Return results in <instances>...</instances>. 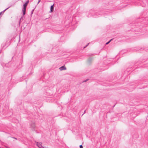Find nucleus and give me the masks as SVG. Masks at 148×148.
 I'll return each instance as SVG.
<instances>
[{
  "instance_id": "nucleus-1",
  "label": "nucleus",
  "mask_w": 148,
  "mask_h": 148,
  "mask_svg": "<svg viewBox=\"0 0 148 148\" xmlns=\"http://www.w3.org/2000/svg\"><path fill=\"white\" fill-rule=\"evenodd\" d=\"M29 2V1H27L26 3L23 5V8L22 10L23 14L24 15L25 14L26 7L28 3Z\"/></svg>"
},
{
  "instance_id": "nucleus-2",
  "label": "nucleus",
  "mask_w": 148,
  "mask_h": 148,
  "mask_svg": "<svg viewBox=\"0 0 148 148\" xmlns=\"http://www.w3.org/2000/svg\"><path fill=\"white\" fill-rule=\"evenodd\" d=\"M36 145L39 148H43V147L42 146V143L40 142H36L35 141Z\"/></svg>"
},
{
  "instance_id": "nucleus-3",
  "label": "nucleus",
  "mask_w": 148,
  "mask_h": 148,
  "mask_svg": "<svg viewBox=\"0 0 148 148\" xmlns=\"http://www.w3.org/2000/svg\"><path fill=\"white\" fill-rule=\"evenodd\" d=\"M30 127L32 128V130H34L35 127V123L33 122L32 123L30 124Z\"/></svg>"
},
{
  "instance_id": "nucleus-4",
  "label": "nucleus",
  "mask_w": 148,
  "mask_h": 148,
  "mask_svg": "<svg viewBox=\"0 0 148 148\" xmlns=\"http://www.w3.org/2000/svg\"><path fill=\"white\" fill-rule=\"evenodd\" d=\"M59 69L60 70L62 71L63 70H65L66 69V68L64 66H62V67L59 68Z\"/></svg>"
},
{
  "instance_id": "nucleus-5",
  "label": "nucleus",
  "mask_w": 148,
  "mask_h": 148,
  "mask_svg": "<svg viewBox=\"0 0 148 148\" xmlns=\"http://www.w3.org/2000/svg\"><path fill=\"white\" fill-rule=\"evenodd\" d=\"M53 5H54L53 4V5H51V7L50 12H52L53 10V9H54Z\"/></svg>"
},
{
  "instance_id": "nucleus-6",
  "label": "nucleus",
  "mask_w": 148,
  "mask_h": 148,
  "mask_svg": "<svg viewBox=\"0 0 148 148\" xmlns=\"http://www.w3.org/2000/svg\"><path fill=\"white\" fill-rule=\"evenodd\" d=\"M112 40V39H111V40H110V41H109L108 42H107L106 43V45H107L108 44H109L110 42Z\"/></svg>"
},
{
  "instance_id": "nucleus-7",
  "label": "nucleus",
  "mask_w": 148,
  "mask_h": 148,
  "mask_svg": "<svg viewBox=\"0 0 148 148\" xmlns=\"http://www.w3.org/2000/svg\"><path fill=\"white\" fill-rule=\"evenodd\" d=\"M9 8V7H8L5 10L3 11V12H5L6 10L7 9H8Z\"/></svg>"
},
{
  "instance_id": "nucleus-8",
  "label": "nucleus",
  "mask_w": 148,
  "mask_h": 148,
  "mask_svg": "<svg viewBox=\"0 0 148 148\" xmlns=\"http://www.w3.org/2000/svg\"><path fill=\"white\" fill-rule=\"evenodd\" d=\"M79 147L80 148H83V147L82 145H80Z\"/></svg>"
},
{
  "instance_id": "nucleus-9",
  "label": "nucleus",
  "mask_w": 148,
  "mask_h": 148,
  "mask_svg": "<svg viewBox=\"0 0 148 148\" xmlns=\"http://www.w3.org/2000/svg\"><path fill=\"white\" fill-rule=\"evenodd\" d=\"M41 0H38V4L40 2Z\"/></svg>"
},
{
  "instance_id": "nucleus-10",
  "label": "nucleus",
  "mask_w": 148,
  "mask_h": 148,
  "mask_svg": "<svg viewBox=\"0 0 148 148\" xmlns=\"http://www.w3.org/2000/svg\"><path fill=\"white\" fill-rule=\"evenodd\" d=\"M22 18H23L22 17H21V18L20 21H21V20H22Z\"/></svg>"
},
{
  "instance_id": "nucleus-11",
  "label": "nucleus",
  "mask_w": 148,
  "mask_h": 148,
  "mask_svg": "<svg viewBox=\"0 0 148 148\" xmlns=\"http://www.w3.org/2000/svg\"><path fill=\"white\" fill-rule=\"evenodd\" d=\"M1 12H0V15H1Z\"/></svg>"
},
{
  "instance_id": "nucleus-12",
  "label": "nucleus",
  "mask_w": 148,
  "mask_h": 148,
  "mask_svg": "<svg viewBox=\"0 0 148 148\" xmlns=\"http://www.w3.org/2000/svg\"><path fill=\"white\" fill-rule=\"evenodd\" d=\"M34 10H33L32 11V14L33 13V11Z\"/></svg>"
},
{
  "instance_id": "nucleus-13",
  "label": "nucleus",
  "mask_w": 148,
  "mask_h": 148,
  "mask_svg": "<svg viewBox=\"0 0 148 148\" xmlns=\"http://www.w3.org/2000/svg\"><path fill=\"white\" fill-rule=\"evenodd\" d=\"M87 46V45H86V47Z\"/></svg>"
},
{
  "instance_id": "nucleus-14",
  "label": "nucleus",
  "mask_w": 148,
  "mask_h": 148,
  "mask_svg": "<svg viewBox=\"0 0 148 148\" xmlns=\"http://www.w3.org/2000/svg\"><path fill=\"white\" fill-rule=\"evenodd\" d=\"M87 46V45H86V47Z\"/></svg>"
},
{
  "instance_id": "nucleus-15",
  "label": "nucleus",
  "mask_w": 148,
  "mask_h": 148,
  "mask_svg": "<svg viewBox=\"0 0 148 148\" xmlns=\"http://www.w3.org/2000/svg\"><path fill=\"white\" fill-rule=\"evenodd\" d=\"M87 46V45H86V47Z\"/></svg>"
},
{
  "instance_id": "nucleus-16",
  "label": "nucleus",
  "mask_w": 148,
  "mask_h": 148,
  "mask_svg": "<svg viewBox=\"0 0 148 148\" xmlns=\"http://www.w3.org/2000/svg\"><path fill=\"white\" fill-rule=\"evenodd\" d=\"M43 148H45L43 147Z\"/></svg>"
}]
</instances>
